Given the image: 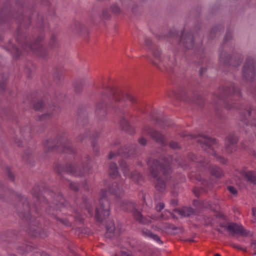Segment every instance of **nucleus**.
I'll return each instance as SVG.
<instances>
[{
    "mask_svg": "<svg viewBox=\"0 0 256 256\" xmlns=\"http://www.w3.org/2000/svg\"><path fill=\"white\" fill-rule=\"evenodd\" d=\"M110 176L112 178H116L118 174V167L115 163H111L108 170Z\"/></svg>",
    "mask_w": 256,
    "mask_h": 256,
    "instance_id": "24",
    "label": "nucleus"
},
{
    "mask_svg": "<svg viewBox=\"0 0 256 256\" xmlns=\"http://www.w3.org/2000/svg\"><path fill=\"white\" fill-rule=\"evenodd\" d=\"M149 170L153 178L156 180V188L162 192L166 187V174L170 172V165L163 161L153 160L148 162Z\"/></svg>",
    "mask_w": 256,
    "mask_h": 256,
    "instance_id": "1",
    "label": "nucleus"
},
{
    "mask_svg": "<svg viewBox=\"0 0 256 256\" xmlns=\"http://www.w3.org/2000/svg\"><path fill=\"white\" fill-rule=\"evenodd\" d=\"M164 203H159L156 206L158 211H160L164 208Z\"/></svg>",
    "mask_w": 256,
    "mask_h": 256,
    "instance_id": "40",
    "label": "nucleus"
},
{
    "mask_svg": "<svg viewBox=\"0 0 256 256\" xmlns=\"http://www.w3.org/2000/svg\"><path fill=\"white\" fill-rule=\"evenodd\" d=\"M228 189L229 190V192L233 194H236L237 193L236 189L234 186H228Z\"/></svg>",
    "mask_w": 256,
    "mask_h": 256,
    "instance_id": "36",
    "label": "nucleus"
},
{
    "mask_svg": "<svg viewBox=\"0 0 256 256\" xmlns=\"http://www.w3.org/2000/svg\"><path fill=\"white\" fill-rule=\"evenodd\" d=\"M120 125L122 130L132 134L134 132L133 128L130 125L127 120L124 118H122L120 120Z\"/></svg>",
    "mask_w": 256,
    "mask_h": 256,
    "instance_id": "19",
    "label": "nucleus"
},
{
    "mask_svg": "<svg viewBox=\"0 0 256 256\" xmlns=\"http://www.w3.org/2000/svg\"><path fill=\"white\" fill-rule=\"evenodd\" d=\"M232 38V34L230 32H228L226 36H224V41L226 42H228V40H230Z\"/></svg>",
    "mask_w": 256,
    "mask_h": 256,
    "instance_id": "34",
    "label": "nucleus"
},
{
    "mask_svg": "<svg viewBox=\"0 0 256 256\" xmlns=\"http://www.w3.org/2000/svg\"><path fill=\"white\" fill-rule=\"evenodd\" d=\"M43 39V36H38L32 44H27V42H20L19 44L21 48L27 52H32L38 56L44 58L48 54L47 50L44 48L40 43Z\"/></svg>",
    "mask_w": 256,
    "mask_h": 256,
    "instance_id": "4",
    "label": "nucleus"
},
{
    "mask_svg": "<svg viewBox=\"0 0 256 256\" xmlns=\"http://www.w3.org/2000/svg\"><path fill=\"white\" fill-rule=\"evenodd\" d=\"M56 39V37L55 36H52V38H51V42L53 41V40H54Z\"/></svg>",
    "mask_w": 256,
    "mask_h": 256,
    "instance_id": "57",
    "label": "nucleus"
},
{
    "mask_svg": "<svg viewBox=\"0 0 256 256\" xmlns=\"http://www.w3.org/2000/svg\"><path fill=\"white\" fill-rule=\"evenodd\" d=\"M242 174L244 176L248 182L253 184H256V172L244 170L242 172Z\"/></svg>",
    "mask_w": 256,
    "mask_h": 256,
    "instance_id": "18",
    "label": "nucleus"
},
{
    "mask_svg": "<svg viewBox=\"0 0 256 256\" xmlns=\"http://www.w3.org/2000/svg\"><path fill=\"white\" fill-rule=\"evenodd\" d=\"M92 146H93L94 148V150H97V148H95V145H94V143H92Z\"/></svg>",
    "mask_w": 256,
    "mask_h": 256,
    "instance_id": "59",
    "label": "nucleus"
},
{
    "mask_svg": "<svg viewBox=\"0 0 256 256\" xmlns=\"http://www.w3.org/2000/svg\"><path fill=\"white\" fill-rule=\"evenodd\" d=\"M112 10L116 13V14H118L120 12V8L116 5H113L111 6Z\"/></svg>",
    "mask_w": 256,
    "mask_h": 256,
    "instance_id": "35",
    "label": "nucleus"
},
{
    "mask_svg": "<svg viewBox=\"0 0 256 256\" xmlns=\"http://www.w3.org/2000/svg\"><path fill=\"white\" fill-rule=\"evenodd\" d=\"M171 204L174 205H176L177 202L175 200H171Z\"/></svg>",
    "mask_w": 256,
    "mask_h": 256,
    "instance_id": "52",
    "label": "nucleus"
},
{
    "mask_svg": "<svg viewBox=\"0 0 256 256\" xmlns=\"http://www.w3.org/2000/svg\"><path fill=\"white\" fill-rule=\"evenodd\" d=\"M60 112V108L57 104L50 106L46 112L38 116L40 120L49 119L58 114Z\"/></svg>",
    "mask_w": 256,
    "mask_h": 256,
    "instance_id": "13",
    "label": "nucleus"
},
{
    "mask_svg": "<svg viewBox=\"0 0 256 256\" xmlns=\"http://www.w3.org/2000/svg\"><path fill=\"white\" fill-rule=\"evenodd\" d=\"M228 94L238 95V98L240 96L239 90L235 88L234 85L230 84V86L228 88L226 87L224 88H220L214 94V96L218 99H222Z\"/></svg>",
    "mask_w": 256,
    "mask_h": 256,
    "instance_id": "8",
    "label": "nucleus"
},
{
    "mask_svg": "<svg viewBox=\"0 0 256 256\" xmlns=\"http://www.w3.org/2000/svg\"><path fill=\"white\" fill-rule=\"evenodd\" d=\"M106 191L102 190L99 206L96 208L95 218L98 222H102L110 214V204L106 196Z\"/></svg>",
    "mask_w": 256,
    "mask_h": 256,
    "instance_id": "2",
    "label": "nucleus"
},
{
    "mask_svg": "<svg viewBox=\"0 0 256 256\" xmlns=\"http://www.w3.org/2000/svg\"><path fill=\"white\" fill-rule=\"evenodd\" d=\"M210 172L212 176L216 178H220L224 176V173L222 170L215 166H212L210 168Z\"/></svg>",
    "mask_w": 256,
    "mask_h": 256,
    "instance_id": "23",
    "label": "nucleus"
},
{
    "mask_svg": "<svg viewBox=\"0 0 256 256\" xmlns=\"http://www.w3.org/2000/svg\"><path fill=\"white\" fill-rule=\"evenodd\" d=\"M127 98L128 100H129L130 101L132 102H134V101L135 100L134 98L130 94L127 95Z\"/></svg>",
    "mask_w": 256,
    "mask_h": 256,
    "instance_id": "46",
    "label": "nucleus"
},
{
    "mask_svg": "<svg viewBox=\"0 0 256 256\" xmlns=\"http://www.w3.org/2000/svg\"><path fill=\"white\" fill-rule=\"evenodd\" d=\"M220 60L224 64H230L234 67H237L242 63V58L239 54L234 52L232 49L225 44L224 50L220 53Z\"/></svg>",
    "mask_w": 256,
    "mask_h": 256,
    "instance_id": "3",
    "label": "nucleus"
},
{
    "mask_svg": "<svg viewBox=\"0 0 256 256\" xmlns=\"http://www.w3.org/2000/svg\"><path fill=\"white\" fill-rule=\"evenodd\" d=\"M152 63L154 64L156 66H158V67H159L158 63H157V62L156 60H154V61H153L152 62Z\"/></svg>",
    "mask_w": 256,
    "mask_h": 256,
    "instance_id": "54",
    "label": "nucleus"
},
{
    "mask_svg": "<svg viewBox=\"0 0 256 256\" xmlns=\"http://www.w3.org/2000/svg\"><path fill=\"white\" fill-rule=\"evenodd\" d=\"M144 42L146 46H149L152 44V40L150 38H146Z\"/></svg>",
    "mask_w": 256,
    "mask_h": 256,
    "instance_id": "41",
    "label": "nucleus"
},
{
    "mask_svg": "<svg viewBox=\"0 0 256 256\" xmlns=\"http://www.w3.org/2000/svg\"><path fill=\"white\" fill-rule=\"evenodd\" d=\"M150 238L156 241L160 244H162L163 243L160 240V236L156 234L152 233Z\"/></svg>",
    "mask_w": 256,
    "mask_h": 256,
    "instance_id": "29",
    "label": "nucleus"
},
{
    "mask_svg": "<svg viewBox=\"0 0 256 256\" xmlns=\"http://www.w3.org/2000/svg\"><path fill=\"white\" fill-rule=\"evenodd\" d=\"M161 217H162V219L166 218L163 216V215H162V214Z\"/></svg>",
    "mask_w": 256,
    "mask_h": 256,
    "instance_id": "63",
    "label": "nucleus"
},
{
    "mask_svg": "<svg viewBox=\"0 0 256 256\" xmlns=\"http://www.w3.org/2000/svg\"><path fill=\"white\" fill-rule=\"evenodd\" d=\"M201 190V189H200L199 188H194L193 192L196 196H198L200 194Z\"/></svg>",
    "mask_w": 256,
    "mask_h": 256,
    "instance_id": "42",
    "label": "nucleus"
},
{
    "mask_svg": "<svg viewBox=\"0 0 256 256\" xmlns=\"http://www.w3.org/2000/svg\"><path fill=\"white\" fill-rule=\"evenodd\" d=\"M217 230H218L219 232L223 233L222 230H221L220 228H218V229H217Z\"/></svg>",
    "mask_w": 256,
    "mask_h": 256,
    "instance_id": "58",
    "label": "nucleus"
},
{
    "mask_svg": "<svg viewBox=\"0 0 256 256\" xmlns=\"http://www.w3.org/2000/svg\"><path fill=\"white\" fill-rule=\"evenodd\" d=\"M139 143L142 146H144L146 143V140L145 138H142L139 140Z\"/></svg>",
    "mask_w": 256,
    "mask_h": 256,
    "instance_id": "44",
    "label": "nucleus"
},
{
    "mask_svg": "<svg viewBox=\"0 0 256 256\" xmlns=\"http://www.w3.org/2000/svg\"><path fill=\"white\" fill-rule=\"evenodd\" d=\"M54 210V208H52L51 207L48 210V214H54V213L53 212Z\"/></svg>",
    "mask_w": 256,
    "mask_h": 256,
    "instance_id": "48",
    "label": "nucleus"
},
{
    "mask_svg": "<svg viewBox=\"0 0 256 256\" xmlns=\"http://www.w3.org/2000/svg\"><path fill=\"white\" fill-rule=\"evenodd\" d=\"M154 56L158 62H162V58L160 56V52L158 50H156L154 52Z\"/></svg>",
    "mask_w": 256,
    "mask_h": 256,
    "instance_id": "33",
    "label": "nucleus"
},
{
    "mask_svg": "<svg viewBox=\"0 0 256 256\" xmlns=\"http://www.w3.org/2000/svg\"><path fill=\"white\" fill-rule=\"evenodd\" d=\"M20 200H22V204H26L28 205L27 200L24 198H22L21 196L17 194V202Z\"/></svg>",
    "mask_w": 256,
    "mask_h": 256,
    "instance_id": "37",
    "label": "nucleus"
},
{
    "mask_svg": "<svg viewBox=\"0 0 256 256\" xmlns=\"http://www.w3.org/2000/svg\"><path fill=\"white\" fill-rule=\"evenodd\" d=\"M7 175H8V178H10V180H14V175L12 172L10 171V170H8Z\"/></svg>",
    "mask_w": 256,
    "mask_h": 256,
    "instance_id": "38",
    "label": "nucleus"
},
{
    "mask_svg": "<svg viewBox=\"0 0 256 256\" xmlns=\"http://www.w3.org/2000/svg\"><path fill=\"white\" fill-rule=\"evenodd\" d=\"M66 170L70 174L74 175L76 176L82 175V174H78L76 173L75 168L72 164H68L66 166Z\"/></svg>",
    "mask_w": 256,
    "mask_h": 256,
    "instance_id": "25",
    "label": "nucleus"
},
{
    "mask_svg": "<svg viewBox=\"0 0 256 256\" xmlns=\"http://www.w3.org/2000/svg\"><path fill=\"white\" fill-rule=\"evenodd\" d=\"M108 191L116 197L122 196L124 193L122 184L121 183L120 184L116 182L112 184L111 186L108 188Z\"/></svg>",
    "mask_w": 256,
    "mask_h": 256,
    "instance_id": "15",
    "label": "nucleus"
},
{
    "mask_svg": "<svg viewBox=\"0 0 256 256\" xmlns=\"http://www.w3.org/2000/svg\"><path fill=\"white\" fill-rule=\"evenodd\" d=\"M246 115L243 116V112H240V121L244 122L246 125L249 123L248 119L250 117V124L252 126H254L256 128V110L250 109L246 110Z\"/></svg>",
    "mask_w": 256,
    "mask_h": 256,
    "instance_id": "11",
    "label": "nucleus"
},
{
    "mask_svg": "<svg viewBox=\"0 0 256 256\" xmlns=\"http://www.w3.org/2000/svg\"><path fill=\"white\" fill-rule=\"evenodd\" d=\"M252 222L254 223H256V220H252Z\"/></svg>",
    "mask_w": 256,
    "mask_h": 256,
    "instance_id": "62",
    "label": "nucleus"
},
{
    "mask_svg": "<svg viewBox=\"0 0 256 256\" xmlns=\"http://www.w3.org/2000/svg\"><path fill=\"white\" fill-rule=\"evenodd\" d=\"M44 108V104L41 100L38 101L34 104V108L36 111H42Z\"/></svg>",
    "mask_w": 256,
    "mask_h": 256,
    "instance_id": "28",
    "label": "nucleus"
},
{
    "mask_svg": "<svg viewBox=\"0 0 256 256\" xmlns=\"http://www.w3.org/2000/svg\"><path fill=\"white\" fill-rule=\"evenodd\" d=\"M252 211V214L255 217L254 220H256V208H253Z\"/></svg>",
    "mask_w": 256,
    "mask_h": 256,
    "instance_id": "49",
    "label": "nucleus"
},
{
    "mask_svg": "<svg viewBox=\"0 0 256 256\" xmlns=\"http://www.w3.org/2000/svg\"><path fill=\"white\" fill-rule=\"evenodd\" d=\"M57 197L59 200V202H56L55 203V204L56 205V211L58 210V208L65 206L64 204V199L62 196V195H58Z\"/></svg>",
    "mask_w": 256,
    "mask_h": 256,
    "instance_id": "26",
    "label": "nucleus"
},
{
    "mask_svg": "<svg viewBox=\"0 0 256 256\" xmlns=\"http://www.w3.org/2000/svg\"><path fill=\"white\" fill-rule=\"evenodd\" d=\"M170 148H172L173 149H177L179 148L178 144L176 142H172L170 144Z\"/></svg>",
    "mask_w": 256,
    "mask_h": 256,
    "instance_id": "39",
    "label": "nucleus"
},
{
    "mask_svg": "<svg viewBox=\"0 0 256 256\" xmlns=\"http://www.w3.org/2000/svg\"><path fill=\"white\" fill-rule=\"evenodd\" d=\"M218 159H220V162L222 163V164H226L227 160H226L225 158H222L220 156H218Z\"/></svg>",
    "mask_w": 256,
    "mask_h": 256,
    "instance_id": "47",
    "label": "nucleus"
},
{
    "mask_svg": "<svg viewBox=\"0 0 256 256\" xmlns=\"http://www.w3.org/2000/svg\"><path fill=\"white\" fill-rule=\"evenodd\" d=\"M238 138L232 134L229 135L226 139L225 149L228 154H231L236 148Z\"/></svg>",
    "mask_w": 256,
    "mask_h": 256,
    "instance_id": "12",
    "label": "nucleus"
},
{
    "mask_svg": "<svg viewBox=\"0 0 256 256\" xmlns=\"http://www.w3.org/2000/svg\"><path fill=\"white\" fill-rule=\"evenodd\" d=\"M175 212L182 218L190 216L194 213V210L191 208L188 207H184L180 210H176Z\"/></svg>",
    "mask_w": 256,
    "mask_h": 256,
    "instance_id": "17",
    "label": "nucleus"
},
{
    "mask_svg": "<svg viewBox=\"0 0 256 256\" xmlns=\"http://www.w3.org/2000/svg\"><path fill=\"white\" fill-rule=\"evenodd\" d=\"M113 230H114V228H112L110 231H112V232H110V234H109L108 232L106 233V234H108V236H111V235H112V234H113V232H113Z\"/></svg>",
    "mask_w": 256,
    "mask_h": 256,
    "instance_id": "51",
    "label": "nucleus"
},
{
    "mask_svg": "<svg viewBox=\"0 0 256 256\" xmlns=\"http://www.w3.org/2000/svg\"><path fill=\"white\" fill-rule=\"evenodd\" d=\"M68 184L71 190H74V191H77L78 190V184L74 182H69Z\"/></svg>",
    "mask_w": 256,
    "mask_h": 256,
    "instance_id": "32",
    "label": "nucleus"
},
{
    "mask_svg": "<svg viewBox=\"0 0 256 256\" xmlns=\"http://www.w3.org/2000/svg\"><path fill=\"white\" fill-rule=\"evenodd\" d=\"M180 42L188 49L192 48L194 46L192 36L190 34H185L182 32Z\"/></svg>",
    "mask_w": 256,
    "mask_h": 256,
    "instance_id": "16",
    "label": "nucleus"
},
{
    "mask_svg": "<svg viewBox=\"0 0 256 256\" xmlns=\"http://www.w3.org/2000/svg\"><path fill=\"white\" fill-rule=\"evenodd\" d=\"M84 204L88 212L92 216L93 214L92 202L86 200L84 201Z\"/></svg>",
    "mask_w": 256,
    "mask_h": 256,
    "instance_id": "27",
    "label": "nucleus"
},
{
    "mask_svg": "<svg viewBox=\"0 0 256 256\" xmlns=\"http://www.w3.org/2000/svg\"><path fill=\"white\" fill-rule=\"evenodd\" d=\"M242 74L246 81H251L255 76L254 60L248 58L246 60L242 69Z\"/></svg>",
    "mask_w": 256,
    "mask_h": 256,
    "instance_id": "6",
    "label": "nucleus"
},
{
    "mask_svg": "<svg viewBox=\"0 0 256 256\" xmlns=\"http://www.w3.org/2000/svg\"><path fill=\"white\" fill-rule=\"evenodd\" d=\"M62 140H60V142H57L56 143L55 140H48L44 142V146L46 150H50L53 149L55 146H60V145L62 144Z\"/></svg>",
    "mask_w": 256,
    "mask_h": 256,
    "instance_id": "20",
    "label": "nucleus"
},
{
    "mask_svg": "<svg viewBox=\"0 0 256 256\" xmlns=\"http://www.w3.org/2000/svg\"><path fill=\"white\" fill-rule=\"evenodd\" d=\"M64 146V148L66 149H67L68 150H69V149L70 148V146H69V143L68 144V146Z\"/></svg>",
    "mask_w": 256,
    "mask_h": 256,
    "instance_id": "56",
    "label": "nucleus"
},
{
    "mask_svg": "<svg viewBox=\"0 0 256 256\" xmlns=\"http://www.w3.org/2000/svg\"><path fill=\"white\" fill-rule=\"evenodd\" d=\"M116 154L113 153V152H110L109 156H108V158L109 159H112V158L114 156H115Z\"/></svg>",
    "mask_w": 256,
    "mask_h": 256,
    "instance_id": "50",
    "label": "nucleus"
},
{
    "mask_svg": "<svg viewBox=\"0 0 256 256\" xmlns=\"http://www.w3.org/2000/svg\"><path fill=\"white\" fill-rule=\"evenodd\" d=\"M120 165L124 176H128L136 182H138L142 178L140 174L137 172H134L130 174L129 168L125 162L123 160L120 161Z\"/></svg>",
    "mask_w": 256,
    "mask_h": 256,
    "instance_id": "10",
    "label": "nucleus"
},
{
    "mask_svg": "<svg viewBox=\"0 0 256 256\" xmlns=\"http://www.w3.org/2000/svg\"><path fill=\"white\" fill-rule=\"evenodd\" d=\"M124 153H126V154L127 153L128 154H130V152L129 150L128 151V152H124Z\"/></svg>",
    "mask_w": 256,
    "mask_h": 256,
    "instance_id": "60",
    "label": "nucleus"
},
{
    "mask_svg": "<svg viewBox=\"0 0 256 256\" xmlns=\"http://www.w3.org/2000/svg\"><path fill=\"white\" fill-rule=\"evenodd\" d=\"M117 205L124 210H130L132 212L134 218L143 224H148L151 222L150 220L144 217L140 212L136 208V204L132 202L127 200L118 201Z\"/></svg>",
    "mask_w": 256,
    "mask_h": 256,
    "instance_id": "5",
    "label": "nucleus"
},
{
    "mask_svg": "<svg viewBox=\"0 0 256 256\" xmlns=\"http://www.w3.org/2000/svg\"><path fill=\"white\" fill-rule=\"evenodd\" d=\"M198 142L202 145V147L203 148L206 149L207 148H210V150L208 152L212 156H216V154L214 152L211 146L212 144L216 143L215 139L212 138L207 136H200L197 140Z\"/></svg>",
    "mask_w": 256,
    "mask_h": 256,
    "instance_id": "9",
    "label": "nucleus"
},
{
    "mask_svg": "<svg viewBox=\"0 0 256 256\" xmlns=\"http://www.w3.org/2000/svg\"><path fill=\"white\" fill-rule=\"evenodd\" d=\"M228 226V224L226 225V224H220V226L221 228H224L226 230V226Z\"/></svg>",
    "mask_w": 256,
    "mask_h": 256,
    "instance_id": "53",
    "label": "nucleus"
},
{
    "mask_svg": "<svg viewBox=\"0 0 256 256\" xmlns=\"http://www.w3.org/2000/svg\"><path fill=\"white\" fill-rule=\"evenodd\" d=\"M72 30L76 34H80L84 29V26L80 22L76 21L71 27Z\"/></svg>",
    "mask_w": 256,
    "mask_h": 256,
    "instance_id": "21",
    "label": "nucleus"
},
{
    "mask_svg": "<svg viewBox=\"0 0 256 256\" xmlns=\"http://www.w3.org/2000/svg\"><path fill=\"white\" fill-rule=\"evenodd\" d=\"M226 230L232 236L238 234L246 236L248 234V232L242 225L236 223L230 222L228 224V226H226Z\"/></svg>",
    "mask_w": 256,
    "mask_h": 256,
    "instance_id": "7",
    "label": "nucleus"
},
{
    "mask_svg": "<svg viewBox=\"0 0 256 256\" xmlns=\"http://www.w3.org/2000/svg\"><path fill=\"white\" fill-rule=\"evenodd\" d=\"M144 132L145 133L150 135V136L156 142L161 144H164V136L158 131L151 128L148 126H146L144 128Z\"/></svg>",
    "mask_w": 256,
    "mask_h": 256,
    "instance_id": "14",
    "label": "nucleus"
},
{
    "mask_svg": "<svg viewBox=\"0 0 256 256\" xmlns=\"http://www.w3.org/2000/svg\"><path fill=\"white\" fill-rule=\"evenodd\" d=\"M142 232L144 236L148 238H150L152 233L150 230L145 228L142 229Z\"/></svg>",
    "mask_w": 256,
    "mask_h": 256,
    "instance_id": "31",
    "label": "nucleus"
},
{
    "mask_svg": "<svg viewBox=\"0 0 256 256\" xmlns=\"http://www.w3.org/2000/svg\"><path fill=\"white\" fill-rule=\"evenodd\" d=\"M106 104L103 100L100 102L96 106V112L97 114L104 116L106 114L105 111Z\"/></svg>",
    "mask_w": 256,
    "mask_h": 256,
    "instance_id": "22",
    "label": "nucleus"
},
{
    "mask_svg": "<svg viewBox=\"0 0 256 256\" xmlns=\"http://www.w3.org/2000/svg\"><path fill=\"white\" fill-rule=\"evenodd\" d=\"M252 246L254 249H256V240L252 244Z\"/></svg>",
    "mask_w": 256,
    "mask_h": 256,
    "instance_id": "55",
    "label": "nucleus"
},
{
    "mask_svg": "<svg viewBox=\"0 0 256 256\" xmlns=\"http://www.w3.org/2000/svg\"><path fill=\"white\" fill-rule=\"evenodd\" d=\"M122 152H118V154H122Z\"/></svg>",
    "mask_w": 256,
    "mask_h": 256,
    "instance_id": "64",
    "label": "nucleus"
},
{
    "mask_svg": "<svg viewBox=\"0 0 256 256\" xmlns=\"http://www.w3.org/2000/svg\"><path fill=\"white\" fill-rule=\"evenodd\" d=\"M232 246L233 248H237L238 250H244V251L246 250V248H242L239 245H238V244H232Z\"/></svg>",
    "mask_w": 256,
    "mask_h": 256,
    "instance_id": "43",
    "label": "nucleus"
},
{
    "mask_svg": "<svg viewBox=\"0 0 256 256\" xmlns=\"http://www.w3.org/2000/svg\"><path fill=\"white\" fill-rule=\"evenodd\" d=\"M84 138H85V134H82V135H80L76 138V140L78 142H82L84 139Z\"/></svg>",
    "mask_w": 256,
    "mask_h": 256,
    "instance_id": "45",
    "label": "nucleus"
},
{
    "mask_svg": "<svg viewBox=\"0 0 256 256\" xmlns=\"http://www.w3.org/2000/svg\"><path fill=\"white\" fill-rule=\"evenodd\" d=\"M188 157L192 161L199 163L203 162L202 160V159L200 160L199 158H198L196 156H195L194 154H190Z\"/></svg>",
    "mask_w": 256,
    "mask_h": 256,
    "instance_id": "30",
    "label": "nucleus"
},
{
    "mask_svg": "<svg viewBox=\"0 0 256 256\" xmlns=\"http://www.w3.org/2000/svg\"><path fill=\"white\" fill-rule=\"evenodd\" d=\"M214 256H220V254H216Z\"/></svg>",
    "mask_w": 256,
    "mask_h": 256,
    "instance_id": "61",
    "label": "nucleus"
}]
</instances>
